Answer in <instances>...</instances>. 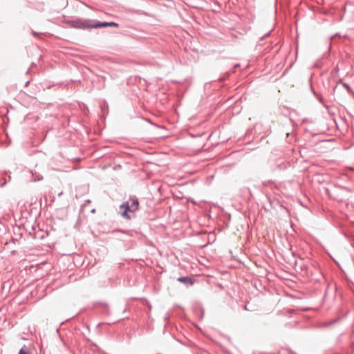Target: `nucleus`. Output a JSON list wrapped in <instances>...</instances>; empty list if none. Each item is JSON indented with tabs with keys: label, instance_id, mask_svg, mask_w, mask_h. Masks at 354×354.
<instances>
[{
	"label": "nucleus",
	"instance_id": "obj_1",
	"mask_svg": "<svg viewBox=\"0 0 354 354\" xmlns=\"http://www.w3.org/2000/svg\"><path fill=\"white\" fill-rule=\"evenodd\" d=\"M139 209V201L136 196H130L129 198L119 207V213L127 219L131 220V213H135Z\"/></svg>",
	"mask_w": 354,
	"mask_h": 354
},
{
	"label": "nucleus",
	"instance_id": "obj_2",
	"mask_svg": "<svg viewBox=\"0 0 354 354\" xmlns=\"http://www.w3.org/2000/svg\"><path fill=\"white\" fill-rule=\"evenodd\" d=\"M68 24L75 28L91 29L109 27V22H101L93 19H78L68 21Z\"/></svg>",
	"mask_w": 354,
	"mask_h": 354
},
{
	"label": "nucleus",
	"instance_id": "obj_3",
	"mask_svg": "<svg viewBox=\"0 0 354 354\" xmlns=\"http://www.w3.org/2000/svg\"><path fill=\"white\" fill-rule=\"evenodd\" d=\"M178 281L183 283L186 285H192L194 281L191 277H181L178 278Z\"/></svg>",
	"mask_w": 354,
	"mask_h": 354
},
{
	"label": "nucleus",
	"instance_id": "obj_4",
	"mask_svg": "<svg viewBox=\"0 0 354 354\" xmlns=\"http://www.w3.org/2000/svg\"><path fill=\"white\" fill-rule=\"evenodd\" d=\"M339 84H342L348 91V93H351L353 92L351 88L348 84L343 82L342 80H339Z\"/></svg>",
	"mask_w": 354,
	"mask_h": 354
},
{
	"label": "nucleus",
	"instance_id": "obj_5",
	"mask_svg": "<svg viewBox=\"0 0 354 354\" xmlns=\"http://www.w3.org/2000/svg\"><path fill=\"white\" fill-rule=\"evenodd\" d=\"M19 354H30L28 348L24 346L19 351Z\"/></svg>",
	"mask_w": 354,
	"mask_h": 354
},
{
	"label": "nucleus",
	"instance_id": "obj_6",
	"mask_svg": "<svg viewBox=\"0 0 354 354\" xmlns=\"http://www.w3.org/2000/svg\"><path fill=\"white\" fill-rule=\"evenodd\" d=\"M119 24L115 22H109V27H118Z\"/></svg>",
	"mask_w": 354,
	"mask_h": 354
},
{
	"label": "nucleus",
	"instance_id": "obj_7",
	"mask_svg": "<svg viewBox=\"0 0 354 354\" xmlns=\"http://www.w3.org/2000/svg\"><path fill=\"white\" fill-rule=\"evenodd\" d=\"M6 184V180L5 178L1 179V186H4Z\"/></svg>",
	"mask_w": 354,
	"mask_h": 354
},
{
	"label": "nucleus",
	"instance_id": "obj_8",
	"mask_svg": "<svg viewBox=\"0 0 354 354\" xmlns=\"http://www.w3.org/2000/svg\"><path fill=\"white\" fill-rule=\"evenodd\" d=\"M244 309L247 310H248L246 305L244 306Z\"/></svg>",
	"mask_w": 354,
	"mask_h": 354
},
{
	"label": "nucleus",
	"instance_id": "obj_9",
	"mask_svg": "<svg viewBox=\"0 0 354 354\" xmlns=\"http://www.w3.org/2000/svg\"><path fill=\"white\" fill-rule=\"evenodd\" d=\"M337 86H335L334 87V91H335V90H336V88H337Z\"/></svg>",
	"mask_w": 354,
	"mask_h": 354
}]
</instances>
